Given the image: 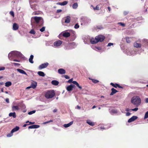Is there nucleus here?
Masks as SVG:
<instances>
[{
    "mask_svg": "<svg viewBox=\"0 0 148 148\" xmlns=\"http://www.w3.org/2000/svg\"><path fill=\"white\" fill-rule=\"evenodd\" d=\"M49 64L48 62L39 65L38 67V68L39 69H42L45 68L47 67V66H48Z\"/></svg>",
    "mask_w": 148,
    "mask_h": 148,
    "instance_id": "obj_11",
    "label": "nucleus"
},
{
    "mask_svg": "<svg viewBox=\"0 0 148 148\" xmlns=\"http://www.w3.org/2000/svg\"><path fill=\"white\" fill-rule=\"evenodd\" d=\"M89 79H91L92 80V82L95 84H96L99 82V80L95 79H90V78H89Z\"/></svg>",
    "mask_w": 148,
    "mask_h": 148,
    "instance_id": "obj_35",
    "label": "nucleus"
},
{
    "mask_svg": "<svg viewBox=\"0 0 148 148\" xmlns=\"http://www.w3.org/2000/svg\"><path fill=\"white\" fill-rule=\"evenodd\" d=\"M18 25L16 23H14L13 24L12 28L13 30H16L18 29Z\"/></svg>",
    "mask_w": 148,
    "mask_h": 148,
    "instance_id": "obj_15",
    "label": "nucleus"
},
{
    "mask_svg": "<svg viewBox=\"0 0 148 148\" xmlns=\"http://www.w3.org/2000/svg\"><path fill=\"white\" fill-rule=\"evenodd\" d=\"M33 58H34L33 55H31V56H30V57L29 58V62L30 63H32V64L34 63V62L33 61Z\"/></svg>",
    "mask_w": 148,
    "mask_h": 148,
    "instance_id": "obj_29",
    "label": "nucleus"
},
{
    "mask_svg": "<svg viewBox=\"0 0 148 148\" xmlns=\"http://www.w3.org/2000/svg\"><path fill=\"white\" fill-rule=\"evenodd\" d=\"M70 36V33L65 32L61 33L58 36V37L60 39H62L64 37L65 38H67Z\"/></svg>",
    "mask_w": 148,
    "mask_h": 148,
    "instance_id": "obj_7",
    "label": "nucleus"
},
{
    "mask_svg": "<svg viewBox=\"0 0 148 148\" xmlns=\"http://www.w3.org/2000/svg\"><path fill=\"white\" fill-rule=\"evenodd\" d=\"M76 85L79 89H82V87L81 86H80L79 85V84L78 83L76 84Z\"/></svg>",
    "mask_w": 148,
    "mask_h": 148,
    "instance_id": "obj_51",
    "label": "nucleus"
},
{
    "mask_svg": "<svg viewBox=\"0 0 148 148\" xmlns=\"http://www.w3.org/2000/svg\"><path fill=\"white\" fill-rule=\"evenodd\" d=\"M131 114L130 112H127L126 113V115L127 116H128L130 115Z\"/></svg>",
    "mask_w": 148,
    "mask_h": 148,
    "instance_id": "obj_62",
    "label": "nucleus"
},
{
    "mask_svg": "<svg viewBox=\"0 0 148 148\" xmlns=\"http://www.w3.org/2000/svg\"><path fill=\"white\" fill-rule=\"evenodd\" d=\"M131 102L136 107H138L141 103V100L138 96L134 97L131 99Z\"/></svg>",
    "mask_w": 148,
    "mask_h": 148,
    "instance_id": "obj_4",
    "label": "nucleus"
},
{
    "mask_svg": "<svg viewBox=\"0 0 148 148\" xmlns=\"http://www.w3.org/2000/svg\"><path fill=\"white\" fill-rule=\"evenodd\" d=\"M137 119L138 117L137 116H133L128 119V123H131V122L134 121Z\"/></svg>",
    "mask_w": 148,
    "mask_h": 148,
    "instance_id": "obj_13",
    "label": "nucleus"
},
{
    "mask_svg": "<svg viewBox=\"0 0 148 148\" xmlns=\"http://www.w3.org/2000/svg\"><path fill=\"white\" fill-rule=\"evenodd\" d=\"M12 60L14 61H15V62H20V60H18V59H14V60L13 59Z\"/></svg>",
    "mask_w": 148,
    "mask_h": 148,
    "instance_id": "obj_59",
    "label": "nucleus"
},
{
    "mask_svg": "<svg viewBox=\"0 0 148 148\" xmlns=\"http://www.w3.org/2000/svg\"><path fill=\"white\" fill-rule=\"evenodd\" d=\"M51 83L53 85L57 86L59 82L57 80H53L51 81Z\"/></svg>",
    "mask_w": 148,
    "mask_h": 148,
    "instance_id": "obj_24",
    "label": "nucleus"
},
{
    "mask_svg": "<svg viewBox=\"0 0 148 148\" xmlns=\"http://www.w3.org/2000/svg\"><path fill=\"white\" fill-rule=\"evenodd\" d=\"M105 37L103 35H99L96 36L95 38H92L90 40L91 43L92 44L96 43L99 42H101L105 39Z\"/></svg>",
    "mask_w": 148,
    "mask_h": 148,
    "instance_id": "obj_3",
    "label": "nucleus"
},
{
    "mask_svg": "<svg viewBox=\"0 0 148 148\" xmlns=\"http://www.w3.org/2000/svg\"><path fill=\"white\" fill-rule=\"evenodd\" d=\"M36 112V110H34L33 111H31L28 113V114L29 115H31L32 114L34 113H35Z\"/></svg>",
    "mask_w": 148,
    "mask_h": 148,
    "instance_id": "obj_42",
    "label": "nucleus"
},
{
    "mask_svg": "<svg viewBox=\"0 0 148 148\" xmlns=\"http://www.w3.org/2000/svg\"><path fill=\"white\" fill-rule=\"evenodd\" d=\"M10 14L13 17L14 16V13L13 11H11L10 12Z\"/></svg>",
    "mask_w": 148,
    "mask_h": 148,
    "instance_id": "obj_53",
    "label": "nucleus"
},
{
    "mask_svg": "<svg viewBox=\"0 0 148 148\" xmlns=\"http://www.w3.org/2000/svg\"><path fill=\"white\" fill-rule=\"evenodd\" d=\"M19 128L18 126H16L13 129H12L11 131H12V132L14 133L18 130L19 129Z\"/></svg>",
    "mask_w": 148,
    "mask_h": 148,
    "instance_id": "obj_30",
    "label": "nucleus"
},
{
    "mask_svg": "<svg viewBox=\"0 0 148 148\" xmlns=\"http://www.w3.org/2000/svg\"><path fill=\"white\" fill-rule=\"evenodd\" d=\"M64 77L66 79H69L70 78L67 75H64Z\"/></svg>",
    "mask_w": 148,
    "mask_h": 148,
    "instance_id": "obj_61",
    "label": "nucleus"
},
{
    "mask_svg": "<svg viewBox=\"0 0 148 148\" xmlns=\"http://www.w3.org/2000/svg\"><path fill=\"white\" fill-rule=\"evenodd\" d=\"M40 108L42 110H44L46 108V106L45 105H41L40 106Z\"/></svg>",
    "mask_w": 148,
    "mask_h": 148,
    "instance_id": "obj_43",
    "label": "nucleus"
},
{
    "mask_svg": "<svg viewBox=\"0 0 148 148\" xmlns=\"http://www.w3.org/2000/svg\"><path fill=\"white\" fill-rule=\"evenodd\" d=\"M40 127V126L38 125H30L28 127V129L37 128Z\"/></svg>",
    "mask_w": 148,
    "mask_h": 148,
    "instance_id": "obj_17",
    "label": "nucleus"
},
{
    "mask_svg": "<svg viewBox=\"0 0 148 148\" xmlns=\"http://www.w3.org/2000/svg\"><path fill=\"white\" fill-rule=\"evenodd\" d=\"M37 85V83L36 82L33 81L31 83V87H32V88L33 89L35 88Z\"/></svg>",
    "mask_w": 148,
    "mask_h": 148,
    "instance_id": "obj_16",
    "label": "nucleus"
},
{
    "mask_svg": "<svg viewBox=\"0 0 148 148\" xmlns=\"http://www.w3.org/2000/svg\"><path fill=\"white\" fill-rule=\"evenodd\" d=\"M74 27L76 29H78L79 27V25L77 23L75 24L74 26Z\"/></svg>",
    "mask_w": 148,
    "mask_h": 148,
    "instance_id": "obj_44",
    "label": "nucleus"
},
{
    "mask_svg": "<svg viewBox=\"0 0 148 148\" xmlns=\"http://www.w3.org/2000/svg\"><path fill=\"white\" fill-rule=\"evenodd\" d=\"M38 74L39 76H42V77H44L45 76V74L42 71H39L38 72Z\"/></svg>",
    "mask_w": 148,
    "mask_h": 148,
    "instance_id": "obj_31",
    "label": "nucleus"
},
{
    "mask_svg": "<svg viewBox=\"0 0 148 148\" xmlns=\"http://www.w3.org/2000/svg\"><path fill=\"white\" fill-rule=\"evenodd\" d=\"M92 48L96 51H98L101 49V48L99 47H95L93 46L92 47Z\"/></svg>",
    "mask_w": 148,
    "mask_h": 148,
    "instance_id": "obj_25",
    "label": "nucleus"
},
{
    "mask_svg": "<svg viewBox=\"0 0 148 148\" xmlns=\"http://www.w3.org/2000/svg\"><path fill=\"white\" fill-rule=\"evenodd\" d=\"M16 70L19 72V73L22 74H24V75H27V74L24 71V70H23L22 69H16Z\"/></svg>",
    "mask_w": 148,
    "mask_h": 148,
    "instance_id": "obj_18",
    "label": "nucleus"
},
{
    "mask_svg": "<svg viewBox=\"0 0 148 148\" xmlns=\"http://www.w3.org/2000/svg\"><path fill=\"white\" fill-rule=\"evenodd\" d=\"M5 69V67L4 66H1L0 67V71L4 70Z\"/></svg>",
    "mask_w": 148,
    "mask_h": 148,
    "instance_id": "obj_54",
    "label": "nucleus"
},
{
    "mask_svg": "<svg viewBox=\"0 0 148 148\" xmlns=\"http://www.w3.org/2000/svg\"><path fill=\"white\" fill-rule=\"evenodd\" d=\"M36 5L35 4L31 5L30 6L31 8L34 10L36 9Z\"/></svg>",
    "mask_w": 148,
    "mask_h": 148,
    "instance_id": "obj_38",
    "label": "nucleus"
},
{
    "mask_svg": "<svg viewBox=\"0 0 148 148\" xmlns=\"http://www.w3.org/2000/svg\"><path fill=\"white\" fill-rule=\"evenodd\" d=\"M12 64L15 66H19L20 65V64L19 63H13Z\"/></svg>",
    "mask_w": 148,
    "mask_h": 148,
    "instance_id": "obj_57",
    "label": "nucleus"
},
{
    "mask_svg": "<svg viewBox=\"0 0 148 148\" xmlns=\"http://www.w3.org/2000/svg\"><path fill=\"white\" fill-rule=\"evenodd\" d=\"M117 112L116 110L115 109H112L111 111V113L112 114H115L117 113Z\"/></svg>",
    "mask_w": 148,
    "mask_h": 148,
    "instance_id": "obj_37",
    "label": "nucleus"
},
{
    "mask_svg": "<svg viewBox=\"0 0 148 148\" xmlns=\"http://www.w3.org/2000/svg\"><path fill=\"white\" fill-rule=\"evenodd\" d=\"M62 41L59 40L55 42H54L53 45L55 47L60 46L62 43Z\"/></svg>",
    "mask_w": 148,
    "mask_h": 148,
    "instance_id": "obj_9",
    "label": "nucleus"
},
{
    "mask_svg": "<svg viewBox=\"0 0 148 148\" xmlns=\"http://www.w3.org/2000/svg\"><path fill=\"white\" fill-rule=\"evenodd\" d=\"M45 29V27H42L40 29V30L42 32H44Z\"/></svg>",
    "mask_w": 148,
    "mask_h": 148,
    "instance_id": "obj_48",
    "label": "nucleus"
},
{
    "mask_svg": "<svg viewBox=\"0 0 148 148\" xmlns=\"http://www.w3.org/2000/svg\"><path fill=\"white\" fill-rule=\"evenodd\" d=\"M21 108L23 109H25L26 108L24 104H22V105Z\"/></svg>",
    "mask_w": 148,
    "mask_h": 148,
    "instance_id": "obj_58",
    "label": "nucleus"
},
{
    "mask_svg": "<svg viewBox=\"0 0 148 148\" xmlns=\"http://www.w3.org/2000/svg\"><path fill=\"white\" fill-rule=\"evenodd\" d=\"M78 6V4L77 3H74L72 7L74 9H75L77 8Z\"/></svg>",
    "mask_w": 148,
    "mask_h": 148,
    "instance_id": "obj_34",
    "label": "nucleus"
},
{
    "mask_svg": "<svg viewBox=\"0 0 148 148\" xmlns=\"http://www.w3.org/2000/svg\"><path fill=\"white\" fill-rule=\"evenodd\" d=\"M9 116H12L14 118H15L16 117V115L15 112H10L9 114Z\"/></svg>",
    "mask_w": 148,
    "mask_h": 148,
    "instance_id": "obj_23",
    "label": "nucleus"
},
{
    "mask_svg": "<svg viewBox=\"0 0 148 148\" xmlns=\"http://www.w3.org/2000/svg\"><path fill=\"white\" fill-rule=\"evenodd\" d=\"M83 21L84 25H87L90 23L91 20L89 18H85Z\"/></svg>",
    "mask_w": 148,
    "mask_h": 148,
    "instance_id": "obj_10",
    "label": "nucleus"
},
{
    "mask_svg": "<svg viewBox=\"0 0 148 148\" xmlns=\"http://www.w3.org/2000/svg\"><path fill=\"white\" fill-rule=\"evenodd\" d=\"M68 2L67 1H63L62 2H58L56 4L57 5H66Z\"/></svg>",
    "mask_w": 148,
    "mask_h": 148,
    "instance_id": "obj_21",
    "label": "nucleus"
},
{
    "mask_svg": "<svg viewBox=\"0 0 148 148\" xmlns=\"http://www.w3.org/2000/svg\"><path fill=\"white\" fill-rule=\"evenodd\" d=\"M12 109L13 110H18L19 109L18 107V106H13L12 107Z\"/></svg>",
    "mask_w": 148,
    "mask_h": 148,
    "instance_id": "obj_36",
    "label": "nucleus"
},
{
    "mask_svg": "<svg viewBox=\"0 0 148 148\" xmlns=\"http://www.w3.org/2000/svg\"><path fill=\"white\" fill-rule=\"evenodd\" d=\"M148 118V111H147L146 113H145V116H144V119H146Z\"/></svg>",
    "mask_w": 148,
    "mask_h": 148,
    "instance_id": "obj_45",
    "label": "nucleus"
},
{
    "mask_svg": "<svg viewBox=\"0 0 148 148\" xmlns=\"http://www.w3.org/2000/svg\"><path fill=\"white\" fill-rule=\"evenodd\" d=\"M29 33L30 34H34L36 33V32L35 31H34V29H31L30 31L29 32Z\"/></svg>",
    "mask_w": 148,
    "mask_h": 148,
    "instance_id": "obj_41",
    "label": "nucleus"
},
{
    "mask_svg": "<svg viewBox=\"0 0 148 148\" xmlns=\"http://www.w3.org/2000/svg\"><path fill=\"white\" fill-rule=\"evenodd\" d=\"M134 46L137 48H140L142 47V45L138 41H136L134 43Z\"/></svg>",
    "mask_w": 148,
    "mask_h": 148,
    "instance_id": "obj_8",
    "label": "nucleus"
},
{
    "mask_svg": "<svg viewBox=\"0 0 148 148\" xmlns=\"http://www.w3.org/2000/svg\"><path fill=\"white\" fill-rule=\"evenodd\" d=\"M96 27L97 29H102L103 28V27H102L101 25L97 26Z\"/></svg>",
    "mask_w": 148,
    "mask_h": 148,
    "instance_id": "obj_46",
    "label": "nucleus"
},
{
    "mask_svg": "<svg viewBox=\"0 0 148 148\" xmlns=\"http://www.w3.org/2000/svg\"><path fill=\"white\" fill-rule=\"evenodd\" d=\"M128 14V12L126 11H124L123 12V14L125 15H126Z\"/></svg>",
    "mask_w": 148,
    "mask_h": 148,
    "instance_id": "obj_64",
    "label": "nucleus"
},
{
    "mask_svg": "<svg viewBox=\"0 0 148 148\" xmlns=\"http://www.w3.org/2000/svg\"><path fill=\"white\" fill-rule=\"evenodd\" d=\"M71 18L69 16H66V19L65 20L64 22L66 23H69L70 21Z\"/></svg>",
    "mask_w": 148,
    "mask_h": 148,
    "instance_id": "obj_26",
    "label": "nucleus"
},
{
    "mask_svg": "<svg viewBox=\"0 0 148 148\" xmlns=\"http://www.w3.org/2000/svg\"><path fill=\"white\" fill-rule=\"evenodd\" d=\"M112 126V125L111 124H108L106 126H105L104 127H102L101 126L100 127V129L101 130H106L109 128L110 127H111Z\"/></svg>",
    "mask_w": 148,
    "mask_h": 148,
    "instance_id": "obj_12",
    "label": "nucleus"
},
{
    "mask_svg": "<svg viewBox=\"0 0 148 148\" xmlns=\"http://www.w3.org/2000/svg\"><path fill=\"white\" fill-rule=\"evenodd\" d=\"M73 122V121H71L69 123L66 124H64L63 126L65 128L68 127L72 125Z\"/></svg>",
    "mask_w": 148,
    "mask_h": 148,
    "instance_id": "obj_19",
    "label": "nucleus"
},
{
    "mask_svg": "<svg viewBox=\"0 0 148 148\" xmlns=\"http://www.w3.org/2000/svg\"><path fill=\"white\" fill-rule=\"evenodd\" d=\"M24 56L21 52L16 51H12L8 55V58L10 60H12L15 58H22Z\"/></svg>",
    "mask_w": 148,
    "mask_h": 148,
    "instance_id": "obj_2",
    "label": "nucleus"
},
{
    "mask_svg": "<svg viewBox=\"0 0 148 148\" xmlns=\"http://www.w3.org/2000/svg\"><path fill=\"white\" fill-rule=\"evenodd\" d=\"M87 123L90 125L92 126H94L95 124L93 122H92L90 120H87Z\"/></svg>",
    "mask_w": 148,
    "mask_h": 148,
    "instance_id": "obj_28",
    "label": "nucleus"
},
{
    "mask_svg": "<svg viewBox=\"0 0 148 148\" xmlns=\"http://www.w3.org/2000/svg\"><path fill=\"white\" fill-rule=\"evenodd\" d=\"M111 91L112 92L110 94V95H112L118 92L117 90L114 88H112L111 89Z\"/></svg>",
    "mask_w": 148,
    "mask_h": 148,
    "instance_id": "obj_22",
    "label": "nucleus"
},
{
    "mask_svg": "<svg viewBox=\"0 0 148 148\" xmlns=\"http://www.w3.org/2000/svg\"><path fill=\"white\" fill-rule=\"evenodd\" d=\"M74 85L71 84L67 87L66 89L68 91H70L73 90V88H74Z\"/></svg>",
    "mask_w": 148,
    "mask_h": 148,
    "instance_id": "obj_14",
    "label": "nucleus"
},
{
    "mask_svg": "<svg viewBox=\"0 0 148 148\" xmlns=\"http://www.w3.org/2000/svg\"><path fill=\"white\" fill-rule=\"evenodd\" d=\"M62 11V10H61V9H58V10H57V12H56L57 13H59V12H61Z\"/></svg>",
    "mask_w": 148,
    "mask_h": 148,
    "instance_id": "obj_63",
    "label": "nucleus"
},
{
    "mask_svg": "<svg viewBox=\"0 0 148 148\" xmlns=\"http://www.w3.org/2000/svg\"><path fill=\"white\" fill-rule=\"evenodd\" d=\"M118 24L120 25L121 26L124 27L125 26V24L124 23L120 22L118 23Z\"/></svg>",
    "mask_w": 148,
    "mask_h": 148,
    "instance_id": "obj_49",
    "label": "nucleus"
},
{
    "mask_svg": "<svg viewBox=\"0 0 148 148\" xmlns=\"http://www.w3.org/2000/svg\"><path fill=\"white\" fill-rule=\"evenodd\" d=\"M141 49V51H143L148 52V39H144V40L143 45ZM141 52V51H139L138 50V51L137 49H128L127 50L126 53L127 55L134 56L138 53L140 54Z\"/></svg>",
    "mask_w": 148,
    "mask_h": 148,
    "instance_id": "obj_1",
    "label": "nucleus"
},
{
    "mask_svg": "<svg viewBox=\"0 0 148 148\" xmlns=\"http://www.w3.org/2000/svg\"><path fill=\"white\" fill-rule=\"evenodd\" d=\"M116 83H115V84L113 83H111L110 84L111 85L113 86V87H114L115 88H117V86L116 85Z\"/></svg>",
    "mask_w": 148,
    "mask_h": 148,
    "instance_id": "obj_47",
    "label": "nucleus"
},
{
    "mask_svg": "<svg viewBox=\"0 0 148 148\" xmlns=\"http://www.w3.org/2000/svg\"><path fill=\"white\" fill-rule=\"evenodd\" d=\"M42 20V18L41 17L34 16L31 19V25H33V23L35 22L37 23H38L39 21Z\"/></svg>",
    "mask_w": 148,
    "mask_h": 148,
    "instance_id": "obj_6",
    "label": "nucleus"
},
{
    "mask_svg": "<svg viewBox=\"0 0 148 148\" xmlns=\"http://www.w3.org/2000/svg\"><path fill=\"white\" fill-rule=\"evenodd\" d=\"M58 71L59 73L61 74H64L66 73L65 70L62 69H59Z\"/></svg>",
    "mask_w": 148,
    "mask_h": 148,
    "instance_id": "obj_20",
    "label": "nucleus"
},
{
    "mask_svg": "<svg viewBox=\"0 0 148 148\" xmlns=\"http://www.w3.org/2000/svg\"><path fill=\"white\" fill-rule=\"evenodd\" d=\"M93 9L94 10H99V7L98 6V5H97L96 7L95 8H93Z\"/></svg>",
    "mask_w": 148,
    "mask_h": 148,
    "instance_id": "obj_52",
    "label": "nucleus"
},
{
    "mask_svg": "<svg viewBox=\"0 0 148 148\" xmlns=\"http://www.w3.org/2000/svg\"><path fill=\"white\" fill-rule=\"evenodd\" d=\"M55 95V93L53 90H48L45 94V97L49 99L53 97Z\"/></svg>",
    "mask_w": 148,
    "mask_h": 148,
    "instance_id": "obj_5",
    "label": "nucleus"
},
{
    "mask_svg": "<svg viewBox=\"0 0 148 148\" xmlns=\"http://www.w3.org/2000/svg\"><path fill=\"white\" fill-rule=\"evenodd\" d=\"M69 45L71 47V49L74 48L76 47L75 44L74 42L69 43Z\"/></svg>",
    "mask_w": 148,
    "mask_h": 148,
    "instance_id": "obj_27",
    "label": "nucleus"
},
{
    "mask_svg": "<svg viewBox=\"0 0 148 148\" xmlns=\"http://www.w3.org/2000/svg\"><path fill=\"white\" fill-rule=\"evenodd\" d=\"M130 39H131V38H130L129 37H126V40L127 42V43H130L131 42Z\"/></svg>",
    "mask_w": 148,
    "mask_h": 148,
    "instance_id": "obj_39",
    "label": "nucleus"
},
{
    "mask_svg": "<svg viewBox=\"0 0 148 148\" xmlns=\"http://www.w3.org/2000/svg\"><path fill=\"white\" fill-rule=\"evenodd\" d=\"M13 133L12 132V131H11L10 133L8 134L7 135V137H10L12 136L13 135Z\"/></svg>",
    "mask_w": 148,
    "mask_h": 148,
    "instance_id": "obj_40",
    "label": "nucleus"
},
{
    "mask_svg": "<svg viewBox=\"0 0 148 148\" xmlns=\"http://www.w3.org/2000/svg\"><path fill=\"white\" fill-rule=\"evenodd\" d=\"M113 45V43H108L107 46H110Z\"/></svg>",
    "mask_w": 148,
    "mask_h": 148,
    "instance_id": "obj_60",
    "label": "nucleus"
},
{
    "mask_svg": "<svg viewBox=\"0 0 148 148\" xmlns=\"http://www.w3.org/2000/svg\"><path fill=\"white\" fill-rule=\"evenodd\" d=\"M12 85V83L10 82H8L5 83V86L7 87H9Z\"/></svg>",
    "mask_w": 148,
    "mask_h": 148,
    "instance_id": "obj_33",
    "label": "nucleus"
},
{
    "mask_svg": "<svg viewBox=\"0 0 148 148\" xmlns=\"http://www.w3.org/2000/svg\"><path fill=\"white\" fill-rule=\"evenodd\" d=\"M73 78H71L70 79H69L68 81V82L69 83H71V82L72 83V82H73Z\"/></svg>",
    "mask_w": 148,
    "mask_h": 148,
    "instance_id": "obj_55",
    "label": "nucleus"
},
{
    "mask_svg": "<svg viewBox=\"0 0 148 148\" xmlns=\"http://www.w3.org/2000/svg\"><path fill=\"white\" fill-rule=\"evenodd\" d=\"M65 49L66 50H69L71 49V47L69 45V43H68L65 45Z\"/></svg>",
    "mask_w": 148,
    "mask_h": 148,
    "instance_id": "obj_32",
    "label": "nucleus"
},
{
    "mask_svg": "<svg viewBox=\"0 0 148 148\" xmlns=\"http://www.w3.org/2000/svg\"><path fill=\"white\" fill-rule=\"evenodd\" d=\"M138 110V108L137 107L135 108L134 109H130V110L134 111H136Z\"/></svg>",
    "mask_w": 148,
    "mask_h": 148,
    "instance_id": "obj_50",
    "label": "nucleus"
},
{
    "mask_svg": "<svg viewBox=\"0 0 148 148\" xmlns=\"http://www.w3.org/2000/svg\"><path fill=\"white\" fill-rule=\"evenodd\" d=\"M116 84V85L117 86V87H118L119 88H123V87H122V86H120L119 84Z\"/></svg>",
    "mask_w": 148,
    "mask_h": 148,
    "instance_id": "obj_56",
    "label": "nucleus"
}]
</instances>
